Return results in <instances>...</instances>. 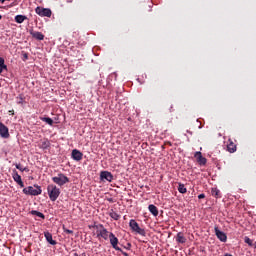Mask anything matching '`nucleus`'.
<instances>
[{"mask_svg": "<svg viewBox=\"0 0 256 256\" xmlns=\"http://www.w3.org/2000/svg\"><path fill=\"white\" fill-rule=\"evenodd\" d=\"M35 12L39 17H51L52 15L51 9L39 6L35 9Z\"/></svg>", "mask_w": 256, "mask_h": 256, "instance_id": "5", "label": "nucleus"}, {"mask_svg": "<svg viewBox=\"0 0 256 256\" xmlns=\"http://www.w3.org/2000/svg\"><path fill=\"white\" fill-rule=\"evenodd\" d=\"M3 71H5V68L0 67V74H2Z\"/></svg>", "mask_w": 256, "mask_h": 256, "instance_id": "32", "label": "nucleus"}, {"mask_svg": "<svg viewBox=\"0 0 256 256\" xmlns=\"http://www.w3.org/2000/svg\"><path fill=\"white\" fill-rule=\"evenodd\" d=\"M102 229L97 231V237L98 239H104V241H107V239H109V235H111V233L113 232H109L106 228L103 227V225H101Z\"/></svg>", "mask_w": 256, "mask_h": 256, "instance_id": "7", "label": "nucleus"}, {"mask_svg": "<svg viewBox=\"0 0 256 256\" xmlns=\"http://www.w3.org/2000/svg\"><path fill=\"white\" fill-rule=\"evenodd\" d=\"M1 19H2V16L0 15V21H1Z\"/></svg>", "mask_w": 256, "mask_h": 256, "instance_id": "38", "label": "nucleus"}, {"mask_svg": "<svg viewBox=\"0 0 256 256\" xmlns=\"http://www.w3.org/2000/svg\"><path fill=\"white\" fill-rule=\"evenodd\" d=\"M64 229V233H67L68 235H73V230H69L67 228H63Z\"/></svg>", "mask_w": 256, "mask_h": 256, "instance_id": "29", "label": "nucleus"}, {"mask_svg": "<svg viewBox=\"0 0 256 256\" xmlns=\"http://www.w3.org/2000/svg\"><path fill=\"white\" fill-rule=\"evenodd\" d=\"M244 242L247 243L250 247H253V240H251L249 237L244 238Z\"/></svg>", "mask_w": 256, "mask_h": 256, "instance_id": "28", "label": "nucleus"}, {"mask_svg": "<svg viewBox=\"0 0 256 256\" xmlns=\"http://www.w3.org/2000/svg\"><path fill=\"white\" fill-rule=\"evenodd\" d=\"M23 171H29V168L25 167V168L22 169V172Z\"/></svg>", "mask_w": 256, "mask_h": 256, "instance_id": "34", "label": "nucleus"}, {"mask_svg": "<svg viewBox=\"0 0 256 256\" xmlns=\"http://www.w3.org/2000/svg\"><path fill=\"white\" fill-rule=\"evenodd\" d=\"M100 181H108V183H111L113 181V174L109 171L100 172Z\"/></svg>", "mask_w": 256, "mask_h": 256, "instance_id": "10", "label": "nucleus"}, {"mask_svg": "<svg viewBox=\"0 0 256 256\" xmlns=\"http://www.w3.org/2000/svg\"><path fill=\"white\" fill-rule=\"evenodd\" d=\"M41 121H44V123H47L48 125H53V119L49 118V117H41L40 118Z\"/></svg>", "mask_w": 256, "mask_h": 256, "instance_id": "23", "label": "nucleus"}, {"mask_svg": "<svg viewBox=\"0 0 256 256\" xmlns=\"http://www.w3.org/2000/svg\"><path fill=\"white\" fill-rule=\"evenodd\" d=\"M0 137L2 139H9L11 135L9 134V128L3 124V122H0Z\"/></svg>", "mask_w": 256, "mask_h": 256, "instance_id": "8", "label": "nucleus"}, {"mask_svg": "<svg viewBox=\"0 0 256 256\" xmlns=\"http://www.w3.org/2000/svg\"><path fill=\"white\" fill-rule=\"evenodd\" d=\"M148 210L150 211V213H152L154 217H157V215H159V209H157V206L153 204H150L148 206Z\"/></svg>", "mask_w": 256, "mask_h": 256, "instance_id": "18", "label": "nucleus"}, {"mask_svg": "<svg viewBox=\"0 0 256 256\" xmlns=\"http://www.w3.org/2000/svg\"><path fill=\"white\" fill-rule=\"evenodd\" d=\"M109 240H110V244L113 247V249H115V251H123L120 247H119V239L117 237H115V234L110 233L109 235Z\"/></svg>", "mask_w": 256, "mask_h": 256, "instance_id": "6", "label": "nucleus"}, {"mask_svg": "<svg viewBox=\"0 0 256 256\" xmlns=\"http://www.w3.org/2000/svg\"><path fill=\"white\" fill-rule=\"evenodd\" d=\"M47 193L50 201H55L56 199H59L61 189H59L55 184H49L47 186Z\"/></svg>", "mask_w": 256, "mask_h": 256, "instance_id": "1", "label": "nucleus"}, {"mask_svg": "<svg viewBox=\"0 0 256 256\" xmlns=\"http://www.w3.org/2000/svg\"><path fill=\"white\" fill-rule=\"evenodd\" d=\"M44 237L50 245H57V241L53 240V235L50 232H45Z\"/></svg>", "mask_w": 256, "mask_h": 256, "instance_id": "16", "label": "nucleus"}, {"mask_svg": "<svg viewBox=\"0 0 256 256\" xmlns=\"http://www.w3.org/2000/svg\"><path fill=\"white\" fill-rule=\"evenodd\" d=\"M176 241H177V243L183 244V243H186V242H187V238H185V236L183 235L182 232H179V233L177 234V236H176Z\"/></svg>", "mask_w": 256, "mask_h": 256, "instance_id": "19", "label": "nucleus"}, {"mask_svg": "<svg viewBox=\"0 0 256 256\" xmlns=\"http://www.w3.org/2000/svg\"><path fill=\"white\" fill-rule=\"evenodd\" d=\"M194 157L199 163V165H205L207 163V158L203 157V155L199 151L195 152Z\"/></svg>", "mask_w": 256, "mask_h": 256, "instance_id": "13", "label": "nucleus"}, {"mask_svg": "<svg viewBox=\"0 0 256 256\" xmlns=\"http://www.w3.org/2000/svg\"><path fill=\"white\" fill-rule=\"evenodd\" d=\"M16 169L23 172V167H21V164H16Z\"/></svg>", "mask_w": 256, "mask_h": 256, "instance_id": "30", "label": "nucleus"}, {"mask_svg": "<svg viewBox=\"0 0 256 256\" xmlns=\"http://www.w3.org/2000/svg\"><path fill=\"white\" fill-rule=\"evenodd\" d=\"M212 195H213V197L218 198V197H220L221 192L219 191V189L213 188V189H212Z\"/></svg>", "mask_w": 256, "mask_h": 256, "instance_id": "25", "label": "nucleus"}, {"mask_svg": "<svg viewBox=\"0 0 256 256\" xmlns=\"http://www.w3.org/2000/svg\"><path fill=\"white\" fill-rule=\"evenodd\" d=\"M14 21H16V23H23L24 21H27V16L25 15H16L14 18Z\"/></svg>", "mask_w": 256, "mask_h": 256, "instance_id": "20", "label": "nucleus"}, {"mask_svg": "<svg viewBox=\"0 0 256 256\" xmlns=\"http://www.w3.org/2000/svg\"><path fill=\"white\" fill-rule=\"evenodd\" d=\"M24 101H25V99L23 98V95H19L17 97V104L18 105H23Z\"/></svg>", "mask_w": 256, "mask_h": 256, "instance_id": "27", "label": "nucleus"}, {"mask_svg": "<svg viewBox=\"0 0 256 256\" xmlns=\"http://www.w3.org/2000/svg\"><path fill=\"white\" fill-rule=\"evenodd\" d=\"M71 157L74 161H81L83 159V152L74 149L72 150Z\"/></svg>", "mask_w": 256, "mask_h": 256, "instance_id": "11", "label": "nucleus"}, {"mask_svg": "<svg viewBox=\"0 0 256 256\" xmlns=\"http://www.w3.org/2000/svg\"><path fill=\"white\" fill-rule=\"evenodd\" d=\"M178 191L182 195H184V193H187V188L185 187V184L179 183L178 184Z\"/></svg>", "mask_w": 256, "mask_h": 256, "instance_id": "22", "label": "nucleus"}, {"mask_svg": "<svg viewBox=\"0 0 256 256\" xmlns=\"http://www.w3.org/2000/svg\"><path fill=\"white\" fill-rule=\"evenodd\" d=\"M215 235L221 241L222 243H227V234H225L223 231L219 230V227L214 228Z\"/></svg>", "mask_w": 256, "mask_h": 256, "instance_id": "9", "label": "nucleus"}, {"mask_svg": "<svg viewBox=\"0 0 256 256\" xmlns=\"http://www.w3.org/2000/svg\"><path fill=\"white\" fill-rule=\"evenodd\" d=\"M198 199H205V194H199Z\"/></svg>", "mask_w": 256, "mask_h": 256, "instance_id": "31", "label": "nucleus"}, {"mask_svg": "<svg viewBox=\"0 0 256 256\" xmlns=\"http://www.w3.org/2000/svg\"><path fill=\"white\" fill-rule=\"evenodd\" d=\"M24 195H32L34 197H37V195H41L43 193V190L41 189V186L39 185H34L33 186H28L24 188L23 190Z\"/></svg>", "mask_w": 256, "mask_h": 256, "instance_id": "2", "label": "nucleus"}, {"mask_svg": "<svg viewBox=\"0 0 256 256\" xmlns=\"http://www.w3.org/2000/svg\"><path fill=\"white\" fill-rule=\"evenodd\" d=\"M227 151L229 153H235V151H237V145H235L231 140H229V143L227 144Z\"/></svg>", "mask_w": 256, "mask_h": 256, "instance_id": "17", "label": "nucleus"}, {"mask_svg": "<svg viewBox=\"0 0 256 256\" xmlns=\"http://www.w3.org/2000/svg\"><path fill=\"white\" fill-rule=\"evenodd\" d=\"M52 181L59 187H63V185H67V183H69V177L63 173H59L57 176L52 177Z\"/></svg>", "mask_w": 256, "mask_h": 256, "instance_id": "3", "label": "nucleus"}, {"mask_svg": "<svg viewBox=\"0 0 256 256\" xmlns=\"http://www.w3.org/2000/svg\"><path fill=\"white\" fill-rule=\"evenodd\" d=\"M109 217H111V219H114V221H119V219H121V215H119L117 212H115L114 210H111L109 212Z\"/></svg>", "mask_w": 256, "mask_h": 256, "instance_id": "21", "label": "nucleus"}, {"mask_svg": "<svg viewBox=\"0 0 256 256\" xmlns=\"http://www.w3.org/2000/svg\"><path fill=\"white\" fill-rule=\"evenodd\" d=\"M30 35L33 37V39H36L37 41H43L45 39V35L39 31L30 30Z\"/></svg>", "mask_w": 256, "mask_h": 256, "instance_id": "12", "label": "nucleus"}, {"mask_svg": "<svg viewBox=\"0 0 256 256\" xmlns=\"http://www.w3.org/2000/svg\"><path fill=\"white\" fill-rule=\"evenodd\" d=\"M12 177L17 185H19L21 188L25 187V184L23 183V180L21 179V175H19V173L14 172Z\"/></svg>", "mask_w": 256, "mask_h": 256, "instance_id": "14", "label": "nucleus"}, {"mask_svg": "<svg viewBox=\"0 0 256 256\" xmlns=\"http://www.w3.org/2000/svg\"><path fill=\"white\" fill-rule=\"evenodd\" d=\"M9 113H11V115H15V111L14 110H9Z\"/></svg>", "mask_w": 256, "mask_h": 256, "instance_id": "33", "label": "nucleus"}, {"mask_svg": "<svg viewBox=\"0 0 256 256\" xmlns=\"http://www.w3.org/2000/svg\"><path fill=\"white\" fill-rule=\"evenodd\" d=\"M0 3H5V1L4 0H0Z\"/></svg>", "mask_w": 256, "mask_h": 256, "instance_id": "37", "label": "nucleus"}, {"mask_svg": "<svg viewBox=\"0 0 256 256\" xmlns=\"http://www.w3.org/2000/svg\"><path fill=\"white\" fill-rule=\"evenodd\" d=\"M0 67L2 69H5V71H7V65H5V59H3L2 57H0Z\"/></svg>", "mask_w": 256, "mask_h": 256, "instance_id": "26", "label": "nucleus"}, {"mask_svg": "<svg viewBox=\"0 0 256 256\" xmlns=\"http://www.w3.org/2000/svg\"><path fill=\"white\" fill-rule=\"evenodd\" d=\"M32 215H36V217H40L41 219H45V215L37 210H33Z\"/></svg>", "mask_w": 256, "mask_h": 256, "instance_id": "24", "label": "nucleus"}, {"mask_svg": "<svg viewBox=\"0 0 256 256\" xmlns=\"http://www.w3.org/2000/svg\"><path fill=\"white\" fill-rule=\"evenodd\" d=\"M38 147L43 150L49 149V147H51V142L48 139H42L40 140Z\"/></svg>", "mask_w": 256, "mask_h": 256, "instance_id": "15", "label": "nucleus"}, {"mask_svg": "<svg viewBox=\"0 0 256 256\" xmlns=\"http://www.w3.org/2000/svg\"><path fill=\"white\" fill-rule=\"evenodd\" d=\"M122 255L129 256L126 252L121 251Z\"/></svg>", "mask_w": 256, "mask_h": 256, "instance_id": "35", "label": "nucleus"}, {"mask_svg": "<svg viewBox=\"0 0 256 256\" xmlns=\"http://www.w3.org/2000/svg\"><path fill=\"white\" fill-rule=\"evenodd\" d=\"M129 227L131 231H133V233H137L138 235L145 237V229L141 228L139 226V223H137V221H135L134 219L130 220Z\"/></svg>", "mask_w": 256, "mask_h": 256, "instance_id": "4", "label": "nucleus"}, {"mask_svg": "<svg viewBox=\"0 0 256 256\" xmlns=\"http://www.w3.org/2000/svg\"><path fill=\"white\" fill-rule=\"evenodd\" d=\"M73 0H67L68 3H72Z\"/></svg>", "mask_w": 256, "mask_h": 256, "instance_id": "36", "label": "nucleus"}]
</instances>
